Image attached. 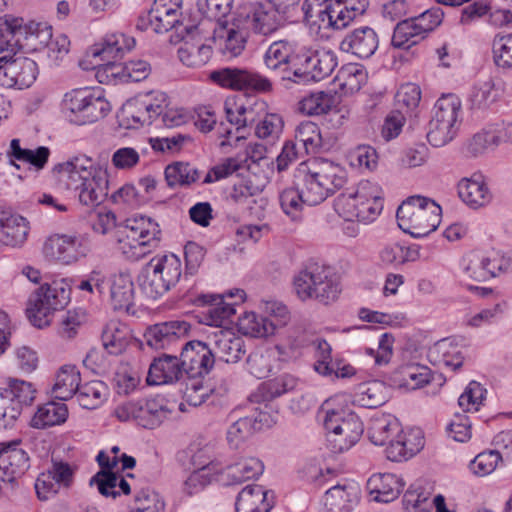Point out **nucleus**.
<instances>
[{
    "label": "nucleus",
    "instance_id": "nucleus-1",
    "mask_svg": "<svg viewBox=\"0 0 512 512\" xmlns=\"http://www.w3.org/2000/svg\"><path fill=\"white\" fill-rule=\"evenodd\" d=\"M346 180V170L325 158L304 161L293 172V183L302 186L309 206L323 202L329 195L341 189Z\"/></svg>",
    "mask_w": 512,
    "mask_h": 512
},
{
    "label": "nucleus",
    "instance_id": "nucleus-2",
    "mask_svg": "<svg viewBox=\"0 0 512 512\" xmlns=\"http://www.w3.org/2000/svg\"><path fill=\"white\" fill-rule=\"evenodd\" d=\"M136 41L133 37L124 34H112L103 39L101 48H98V81L101 72L110 74L113 77H120L125 81L139 82L148 77L151 72V66L144 60H131L124 66L117 64V59L121 58L124 51H130L134 48Z\"/></svg>",
    "mask_w": 512,
    "mask_h": 512
},
{
    "label": "nucleus",
    "instance_id": "nucleus-3",
    "mask_svg": "<svg viewBox=\"0 0 512 512\" xmlns=\"http://www.w3.org/2000/svg\"><path fill=\"white\" fill-rule=\"evenodd\" d=\"M294 288L302 300L314 298L323 304L335 301L341 292L333 270L314 261H309L294 277Z\"/></svg>",
    "mask_w": 512,
    "mask_h": 512
},
{
    "label": "nucleus",
    "instance_id": "nucleus-4",
    "mask_svg": "<svg viewBox=\"0 0 512 512\" xmlns=\"http://www.w3.org/2000/svg\"><path fill=\"white\" fill-rule=\"evenodd\" d=\"M53 171L66 188L78 192L82 205L96 207V162L86 155H80L55 165Z\"/></svg>",
    "mask_w": 512,
    "mask_h": 512
},
{
    "label": "nucleus",
    "instance_id": "nucleus-5",
    "mask_svg": "<svg viewBox=\"0 0 512 512\" xmlns=\"http://www.w3.org/2000/svg\"><path fill=\"white\" fill-rule=\"evenodd\" d=\"M181 260L175 254L153 257L138 276L139 286L148 299L156 300L180 280Z\"/></svg>",
    "mask_w": 512,
    "mask_h": 512
},
{
    "label": "nucleus",
    "instance_id": "nucleus-6",
    "mask_svg": "<svg viewBox=\"0 0 512 512\" xmlns=\"http://www.w3.org/2000/svg\"><path fill=\"white\" fill-rule=\"evenodd\" d=\"M70 294L69 284L64 279L37 288L28 299L27 316L31 324L37 328L48 326L53 313L67 306Z\"/></svg>",
    "mask_w": 512,
    "mask_h": 512
},
{
    "label": "nucleus",
    "instance_id": "nucleus-7",
    "mask_svg": "<svg viewBox=\"0 0 512 512\" xmlns=\"http://www.w3.org/2000/svg\"><path fill=\"white\" fill-rule=\"evenodd\" d=\"M35 398L36 389L32 383L9 378L6 386L0 387V429L12 426L23 408L31 406Z\"/></svg>",
    "mask_w": 512,
    "mask_h": 512
},
{
    "label": "nucleus",
    "instance_id": "nucleus-8",
    "mask_svg": "<svg viewBox=\"0 0 512 512\" xmlns=\"http://www.w3.org/2000/svg\"><path fill=\"white\" fill-rule=\"evenodd\" d=\"M40 33H45L47 39L52 37L51 27L46 24L31 22L24 26L23 18L0 17V62L14 57L20 48L18 35L29 34L39 38Z\"/></svg>",
    "mask_w": 512,
    "mask_h": 512
},
{
    "label": "nucleus",
    "instance_id": "nucleus-9",
    "mask_svg": "<svg viewBox=\"0 0 512 512\" xmlns=\"http://www.w3.org/2000/svg\"><path fill=\"white\" fill-rule=\"evenodd\" d=\"M95 102L94 87L75 88L64 94L60 104L61 113L72 124H91L95 121Z\"/></svg>",
    "mask_w": 512,
    "mask_h": 512
},
{
    "label": "nucleus",
    "instance_id": "nucleus-10",
    "mask_svg": "<svg viewBox=\"0 0 512 512\" xmlns=\"http://www.w3.org/2000/svg\"><path fill=\"white\" fill-rule=\"evenodd\" d=\"M126 229L129 231L127 239L130 240L131 257L139 259L150 253L151 248L158 246L161 230L158 223L146 216H138L126 220Z\"/></svg>",
    "mask_w": 512,
    "mask_h": 512
},
{
    "label": "nucleus",
    "instance_id": "nucleus-11",
    "mask_svg": "<svg viewBox=\"0 0 512 512\" xmlns=\"http://www.w3.org/2000/svg\"><path fill=\"white\" fill-rule=\"evenodd\" d=\"M279 413L268 404L255 408L252 415L240 417L227 431V440L231 446L238 447L250 438L255 432L272 427L278 419Z\"/></svg>",
    "mask_w": 512,
    "mask_h": 512
},
{
    "label": "nucleus",
    "instance_id": "nucleus-12",
    "mask_svg": "<svg viewBox=\"0 0 512 512\" xmlns=\"http://www.w3.org/2000/svg\"><path fill=\"white\" fill-rule=\"evenodd\" d=\"M212 81L224 88L232 90H253L256 92H270L271 81L257 73L240 68H221L211 72Z\"/></svg>",
    "mask_w": 512,
    "mask_h": 512
},
{
    "label": "nucleus",
    "instance_id": "nucleus-13",
    "mask_svg": "<svg viewBox=\"0 0 512 512\" xmlns=\"http://www.w3.org/2000/svg\"><path fill=\"white\" fill-rule=\"evenodd\" d=\"M191 324L185 320H170L148 326L142 344L154 350L172 349L189 335Z\"/></svg>",
    "mask_w": 512,
    "mask_h": 512
},
{
    "label": "nucleus",
    "instance_id": "nucleus-14",
    "mask_svg": "<svg viewBox=\"0 0 512 512\" xmlns=\"http://www.w3.org/2000/svg\"><path fill=\"white\" fill-rule=\"evenodd\" d=\"M38 73L37 63L30 58L8 59L2 63L0 85L4 88H28L35 82Z\"/></svg>",
    "mask_w": 512,
    "mask_h": 512
},
{
    "label": "nucleus",
    "instance_id": "nucleus-15",
    "mask_svg": "<svg viewBox=\"0 0 512 512\" xmlns=\"http://www.w3.org/2000/svg\"><path fill=\"white\" fill-rule=\"evenodd\" d=\"M213 352L207 343L193 340L181 349L180 364L184 374L192 377H204L214 366Z\"/></svg>",
    "mask_w": 512,
    "mask_h": 512
},
{
    "label": "nucleus",
    "instance_id": "nucleus-16",
    "mask_svg": "<svg viewBox=\"0 0 512 512\" xmlns=\"http://www.w3.org/2000/svg\"><path fill=\"white\" fill-rule=\"evenodd\" d=\"M323 425L328 433L343 436L344 444L349 447L357 444L364 431L362 421L354 412L329 410Z\"/></svg>",
    "mask_w": 512,
    "mask_h": 512
},
{
    "label": "nucleus",
    "instance_id": "nucleus-17",
    "mask_svg": "<svg viewBox=\"0 0 512 512\" xmlns=\"http://www.w3.org/2000/svg\"><path fill=\"white\" fill-rule=\"evenodd\" d=\"M29 232L30 224L25 217L11 209L0 207V240L4 245L21 248L26 243Z\"/></svg>",
    "mask_w": 512,
    "mask_h": 512
},
{
    "label": "nucleus",
    "instance_id": "nucleus-18",
    "mask_svg": "<svg viewBox=\"0 0 512 512\" xmlns=\"http://www.w3.org/2000/svg\"><path fill=\"white\" fill-rule=\"evenodd\" d=\"M184 375L180 357L162 353L151 362L146 382L148 385L171 384L182 379Z\"/></svg>",
    "mask_w": 512,
    "mask_h": 512
},
{
    "label": "nucleus",
    "instance_id": "nucleus-19",
    "mask_svg": "<svg viewBox=\"0 0 512 512\" xmlns=\"http://www.w3.org/2000/svg\"><path fill=\"white\" fill-rule=\"evenodd\" d=\"M79 247L80 245L75 237L54 234L45 240L42 252L44 257L50 261L70 264L83 255Z\"/></svg>",
    "mask_w": 512,
    "mask_h": 512
},
{
    "label": "nucleus",
    "instance_id": "nucleus-20",
    "mask_svg": "<svg viewBox=\"0 0 512 512\" xmlns=\"http://www.w3.org/2000/svg\"><path fill=\"white\" fill-rule=\"evenodd\" d=\"M274 506V493L263 486L249 484L237 495L236 512H269Z\"/></svg>",
    "mask_w": 512,
    "mask_h": 512
},
{
    "label": "nucleus",
    "instance_id": "nucleus-21",
    "mask_svg": "<svg viewBox=\"0 0 512 512\" xmlns=\"http://www.w3.org/2000/svg\"><path fill=\"white\" fill-rule=\"evenodd\" d=\"M247 20L251 30L263 36L271 35L281 26L279 10L271 2L251 4Z\"/></svg>",
    "mask_w": 512,
    "mask_h": 512
},
{
    "label": "nucleus",
    "instance_id": "nucleus-22",
    "mask_svg": "<svg viewBox=\"0 0 512 512\" xmlns=\"http://www.w3.org/2000/svg\"><path fill=\"white\" fill-rule=\"evenodd\" d=\"M299 110L309 116L327 114L332 121L338 118L337 125L340 126L345 118L342 108H338V97L331 93L319 91L312 93L299 102Z\"/></svg>",
    "mask_w": 512,
    "mask_h": 512
},
{
    "label": "nucleus",
    "instance_id": "nucleus-23",
    "mask_svg": "<svg viewBox=\"0 0 512 512\" xmlns=\"http://www.w3.org/2000/svg\"><path fill=\"white\" fill-rule=\"evenodd\" d=\"M298 378L289 373L280 374L272 379L262 382L257 391L252 394L251 401L260 403L262 409L264 405H272L270 402L282 395L289 393L298 386Z\"/></svg>",
    "mask_w": 512,
    "mask_h": 512
},
{
    "label": "nucleus",
    "instance_id": "nucleus-24",
    "mask_svg": "<svg viewBox=\"0 0 512 512\" xmlns=\"http://www.w3.org/2000/svg\"><path fill=\"white\" fill-rule=\"evenodd\" d=\"M263 472L264 464L259 458H244L226 466L219 474V481L223 486H233L257 478Z\"/></svg>",
    "mask_w": 512,
    "mask_h": 512
},
{
    "label": "nucleus",
    "instance_id": "nucleus-25",
    "mask_svg": "<svg viewBox=\"0 0 512 512\" xmlns=\"http://www.w3.org/2000/svg\"><path fill=\"white\" fill-rule=\"evenodd\" d=\"M378 36L370 27L355 29L341 42L340 48L344 52H351L361 59L371 57L378 48Z\"/></svg>",
    "mask_w": 512,
    "mask_h": 512
},
{
    "label": "nucleus",
    "instance_id": "nucleus-26",
    "mask_svg": "<svg viewBox=\"0 0 512 512\" xmlns=\"http://www.w3.org/2000/svg\"><path fill=\"white\" fill-rule=\"evenodd\" d=\"M403 486L404 483L391 473L374 474L366 484L373 500L381 503H389L398 498Z\"/></svg>",
    "mask_w": 512,
    "mask_h": 512
},
{
    "label": "nucleus",
    "instance_id": "nucleus-27",
    "mask_svg": "<svg viewBox=\"0 0 512 512\" xmlns=\"http://www.w3.org/2000/svg\"><path fill=\"white\" fill-rule=\"evenodd\" d=\"M359 501V490L350 484H337L324 494L323 504L329 512H351Z\"/></svg>",
    "mask_w": 512,
    "mask_h": 512
},
{
    "label": "nucleus",
    "instance_id": "nucleus-28",
    "mask_svg": "<svg viewBox=\"0 0 512 512\" xmlns=\"http://www.w3.org/2000/svg\"><path fill=\"white\" fill-rule=\"evenodd\" d=\"M210 349L213 352L214 361L219 359L226 363H236L243 355V340L230 331L220 330L214 335Z\"/></svg>",
    "mask_w": 512,
    "mask_h": 512
},
{
    "label": "nucleus",
    "instance_id": "nucleus-29",
    "mask_svg": "<svg viewBox=\"0 0 512 512\" xmlns=\"http://www.w3.org/2000/svg\"><path fill=\"white\" fill-rule=\"evenodd\" d=\"M441 207L435 202L428 203L426 210L400 226L405 233L421 238L435 231L441 222Z\"/></svg>",
    "mask_w": 512,
    "mask_h": 512
},
{
    "label": "nucleus",
    "instance_id": "nucleus-30",
    "mask_svg": "<svg viewBox=\"0 0 512 512\" xmlns=\"http://www.w3.org/2000/svg\"><path fill=\"white\" fill-rule=\"evenodd\" d=\"M458 194L464 203L475 209L486 205L491 199L489 189L480 173L461 179L458 183Z\"/></svg>",
    "mask_w": 512,
    "mask_h": 512
},
{
    "label": "nucleus",
    "instance_id": "nucleus-31",
    "mask_svg": "<svg viewBox=\"0 0 512 512\" xmlns=\"http://www.w3.org/2000/svg\"><path fill=\"white\" fill-rule=\"evenodd\" d=\"M295 46V42L287 39L273 42L264 55L266 67L281 77L293 60Z\"/></svg>",
    "mask_w": 512,
    "mask_h": 512
},
{
    "label": "nucleus",
    "instance_id": "nucleus-32",
    "mask_svg": "<svg viewBox=\"0 0 512 512\" xmlns=\"http://www.w3.org/2000/svg\"><path fill=\"white\" fill-rule=\"evenodd\" d=\"M111 303L115 310L129 311L134 302V283L128 273L114 274L109 279Z\"/></svg>",
    "mask_w": 512,
    "mask_h": 512
},
{
    "label": "nucleus",
    "instance_id": "nucleus-33",
    "mask_svg": "<svg viewBox=\"0 0 512 512\" xmlns=\"http://www.w3.org/2000/svg\"><path fill=\"white\" fill-rule=\"evenodd\" d=\"M132 339L128 327L119 322H110L102 331L101 341L105 351L114 356L122 354Z\"/></svg>",
    "mask_w": 512,
    "mask_h": 512
},
{
    "label": "nucleus",
    "instance_id": "nucleus-34",
    "mask_svg": "<svg viewBox=\"0 0 512 512\" xmlns=\"http://www.w3.org/2000/svg\"><path fill=\"white\" fill-rule=\"evenodd\" d=\"M430 27L417 24L414 18L401 20L394 28L392 45L395 48L408 49L425 37Z\"/></svg>",
    "mask_w": 512,
    "mask_h": 512
},
{
    "label": "nucleus",
    "instance_id": "nucleus-35",
    "mask_svg": "<svg viewBox=\"0 0 512 512\" xmlns=\"http://www.w3.org/2000/svg\"><path fill=\"white\" fill-rule=\"evenodd\" d=\"M198 302L208 305V310L205 313V324L207 325L219 327L235 314L234 305L236 303H225L223 295H200Z\"/></svg>",
    "mask_w": 512,
    "mask_h": 512
},
{
    "label": "nucleus",
    "instance_id": "nucleus-36",
    "mask_svg": "<svg viewBox=\"0 0 512 512\" xmlns=\"http://www.w3.org/2000/svg\"><path fill=\"white\" fill-rule=\"evenodd\" d=\"M80 372L74 365L62 366L56 374L52 387L54 398L66 401L72 398L80 384Z\"/></svg>",
    "mask_w": 512,
    "mask_h": 512
},
{
    "label": "nucleus",
    "instance_id": "nucleus-37",
    "mask_svg": "<svg viewBox=\"0 0 512 512\" xmlns=\"http://www.w3.org/2000/svg\"><path fill=\"white\" fill-rule=\"evenodd\" d=\"M343 450H327L322 455L318 473L312 476L313 482L318 486L325 485L329 479L337 477L345 472L346 462L342 455Z\"/></svg>",
    "mask_w": 512,
    "mask_h": 512
},
{
    "label": "nucleus",
    "instance_id": "nucleus-38",
    "mask_svg": "<svg viewBox=\"0 0 512 512\" xmlns=\"http://www.w3.org/2000/svg\"><path fill=\"white\" fill-rule=\"evenodd\" d=\"M68 408L62 402H48L39 406L31 419V426L43 429L50 426L60 425L67 420Z\"/></svg>",
    "mask_w": 512,
    "mask_h": 512
},
{
    "label": "nucleus",
    "instance_id": "nucleus-39",
    "mask_svg": "<svg viewBox=\"0 0 512 512\" xmlns=\"http://www.w3.org/2000/svg\"><path fill=\"white\" fill-rule=\"evenodd\" d=\"M166 415L167 410L154 399L136 402L135 421L144 428H156L166 418Z\"/></svg>",
    "mask_w": 512,
    "mask_h": 512
},
{
    "label": "nucleus",
    "instance_id": "nucleus-40",
    "mask_svg": "<svg viewBox=\"0 0 512 512\" xmlns=\"http://www.w3.org/2000/svg\"><path fill=\"white\" fill-rule=\"evenodd\" d=\"M312 56L313 53L294 54L287 72L281 75V79L297 84L314 81Z\"/></svg>",
    "mask_w": 512,
    "mask_h": 512
},
{
    "label": "nucleus",
    "instance_id": "nucleus-41",
    "mask_svg": "<svg viewBox=\"0 0 512 512\" xmlns=\"http://www.w3.org/2000/svg\"><path fill=\"white\" fill-rule=\"evenodd\" d=\"M164 174L167 185L170 188L190 186L200 178L198 169L191 166L188 162L180 161L166 166Z\"/></svg>",
    "mask_w": 512,
    "mask_h": 512
},
{
    "label": "nucleus",
    "instance_id": "nucleus-42",
    "mask_svg": "<svg viewBox=\"0 0 512 512\" xmlns=\"http://www.w3.org/2000/svg\"><path fill=\"white\" fill-rule=\"evenodd\" d=\"M146 98L136 97L127 100L120 113V124L127 129L137 128L146 124L149 118L145 116Z\"/></svg>",
    "mask_w": 512,
    "mask_h": 512
},
{
    "label": "nucleus",
    "instance_id": "nucleus-43",
    "mask_svg": "<svg viewBox=\"0 0 512 512\" xmlns=\"http://www.w3.org/2000/svg\"><path fill=\"white\" fill-rule=\"evenodd\" d=\"M240 329L245 335L262 338L274 335L276 324L270 318L249 312L240 318Z\"/></svg>",
    "mask_w": 512,
    "mask_h": 512
},
{
    "label": "nucleus",
    "instance_id": "nucleus-44",
    "mask_svg": "<svg viewBox=\"0 0 512 512\" xmlns=\"http://www.w3.org/2000/svg\"><path fill=\"white\" fill-rule=\"evenodd\" d=\"M301 185H295L285 188L280 192L279 201L283 212L291 217L292 220H297L300 217L303 206L308 205V199L302 192Z\"/></svg>",
    "mask_w": 512,
    "mask_h": 512
},
{
    "label": "nucleus",
    "instance_id": "nucleus-45",
    "mask_svg": "<svg viewBox=\"0 0 512 512\" xmlns=\"http://www.w3.org/2000/svg\"><path fill=\"white\" fill-rule=\"evenodd\" d=\"M358 401L367 408H377L386 403L388 388L384 382L373 380L360 385Z\"/></svg>",
    "mask_w": 512,
    "mask_h": 512
},
{
    "label": "nucleus",
    "instance_id": "nucleus-46",
    "mask_svg": "<svg viewBox=\"0 0 512 512\" xmlns=\"http://www.w3.org/2000/svg\"><path fill=\"white\" fill-rule=\"evenodd\" d=\"M305 17L313 24H318L319 28H334L333 15L329 13L330 6L326 0H306Z\"/></svg>",
    "mask_w": 512,
    "mask_h": 512
},
{
    "label": "nucleus",
    "instance_id": "nucleus-47",
    "mask_svg": "<svg viewBox=\"0 0 512 512\" xmlns=\"http://www.w3.org/2000/svg\"><path fill=\"white\" fill-rule=\"evenodd\" d=\"M461 108L460 99L454 94H447L440 97L435 106L432 117L438 118L451 125L456 126L458 113Z\"/></svg>",
    "mask_w": 512,
    "mask_h": 512
},
{
    "label": "nucleus",
    "instance_id": "nucleus-48",
    "mask_svg": "<svg viewBox=\"0 0 512 512\" xmlns=\"http://www.w3.org/2000/svg\"><path fill=\"white\" fill-rule=\"evenodd\" d=\"M114 385L117 394L129 395L139 386L141 377L129 364H121L114 375Z\"/></svg>",
    "mask_w": 512,
    "mask_h": 512
},
{
    "label": "nucleus",
    "instance_id": "nucleus-49",
    "mask_svg": "<svg viewBox=\"0 0 512 512\" xmlns=\"http://www.w3.org/2000/svg\"><path fill=\"white\" fill-rule=\"evenodd\" d=\"M456 131V126L432 117L428 126L427 140L434 147H442L454 138Z\"/></svg>",
    "mask_w": 512,
    "mask_h": 512
},
{
    "label": "nucleus",
    "instance_id": "nucleus-50",
    "mask_svg": "<svg viewBox=\"0 0 512 512\" xmlns=\"http://www.w3.org/2000/svg\"><path fill=\"white\" fill-rule=\"evenodd\" d=\"M434 200L420 195L410 196L398 207L396 217L398 226H402L412 220L415 215L421 214L426 210L428 203Z\"/></svg>",
    "mask_w": 512,
    "mask_h": 512
},
{
    "label": "nucleus",
    "instance_id": "nucleus-51",
    "mask_svg": "<svg viewBox=\"0 0 512 512\" xmlns=\"http://www.w3.org/2000/svg\"><path fill=\"white\" fill-rule=\"evenodd\" d=\"M202 378L203 377H187L183 398L191 406L197 407L201 405L213 392L210 386L204 384Z\"/></svg>",
    "mask_w": 512,
    "mask_h": 512
},
{
    "label": "nucleus",
    "instance_id": "nucleus-52",
    "mask_svg": "<svg viewBox=\"0 0 512 512\" xmlns=\"http://www.w3.org/2000/svg\"><path fill=\"white\" fill-rule=\"evenodd\" d=\"M500 461L502 457L499 450H483L470 461L469 469L477 476H486L496 469Z\"/></svg>",
    "mask_w": 512,
    "mask_h": 512
},
{
    "label": "nucleus",
    "instance_id": "nucleus-53",
    "mask_svg": "<svg viewBox=\"0 0 512 512\" xmlns=\"http://www.w3.org/2000/svg\"><path fill=\"white\" fill-rule=\"evenodd\" d=\"M421 100V89L414 83H406L400 86L395 95L396 109L405 113L416 109Z\"/></svg>",
    "mask_w": 512,
    "mask_h": 512
},
{
    "label": "nucleus",
    "instance_id": "nucleus-54",
    "mask_svg": "<svg viewBox=\"0 0 512 512\" xmlns=\"http://www.w3.org/2000/svg\"><path fill=\"white\" fill-rule=\"evenodd\" d=\"M130 509L131 512H164L165 503L158 493L149 489H142L136 494Z\"/></svg>",
    "mask_w": 512,
    "mask_h": 512
},
{
    "label": "nucleus",
    "instance_id": "nucleus-55",
    "mask_svg": "<svg viewBox=\"0 0 512 512\" xmlns=\"http://www.w3.org/2000/svg\"><path fill=\"white\" fill-rule=\"evenodd\" d=\"M365 187H362L364 190ZM383 209V201L380 196H372L368 197L366 193L363 191L359 192L358 195V208L357 213H359V217H356V220L359 222H370L375 219L377 215Z\"/></svg>",
    "mask_w": 512,
    "mask_h": 512
},
{
    "label": "nucleus",
    "instance_id": "nucleus-56",
    "mask_svg": "<svg viewBox=\"0 0 512 512\" xmlns=\"http://www.w3.org/2000/svg\"><path fill=\"white\" fill-rule=\"evenodd\" d=\"M155 33H164L171 30L179 21V8L166 7L165 4L155 2Z\"/></svg>",
    "mask_w": 512,
    "mask_h": 512
},
{
    "label": "nucleus",
    "instance_id": "nucleus-57",
    "mask_svg": "<svg viewBox=\"0 0 512 512\" xmlns=\"http://www.w3.org/2000/svg\"><path fill=\"white\" fill-rule=\"evenodd\" d=\"M401 374L403 375V385L411 389L421 388L431 381V370L426 366H405L401 369Z\"/></svg>",
    "mask_w": 512,
    "mask_h": 512
},
{
    "label": "nucleus",
    "instance_id": "nucleus-58",
    "mask_svg": "<svg viewBox=\"0 0 512 512\" xmlns=\"http://www.w3.org/2000/svg\"><path fill=\"white\" fill-rule=\"evenodd\" d=\"M493 57L498 67H512V34L499 36L493 41Z\"/></svg>",
    "mask_w": 512,
    "mask_h": 512
},
{
    "label": "nucleus",
    "instance_id": "nucleus-59",
    "mask_svg": "<svg viewBox=\"0 0 512 512\" xmlns=\"http://www.w3.org/2000/svg\"><path fill=\"white\" fill-rule=\"evenodd\" d=\"M359 192L342 193L335 199L334 208L346 221H354L359 217L357 213Z\"/></svg>",
    "mask_w": 512,
    "mask_h": 512
},
{
    "label": "nucleus",
    "instance_id": "nucleus-60",
    "mask_svg": "<svg viewBox=\"0 0 512 512\" xmlns=\"http://www.w3.org/2000/svg\"><path fill=\"white\" fill-rule=\"evenodd\" d=\"M313 344L316 347L317 356L314 364L315 371L323 376H332L334 362L331 360V346L324 339H316Z\"/></svg>",
    "mask_w": 512,
    "mask_h": 512
},
{
    "label": "nucleus",
    "instance_id": "nucleus-61",
    "mask_svg": "<svg viewBox=\"0 0 512 512\" xmlns=\"http://www.w3.org/2000/svg\"><path fill=\"white\" fill-rule=\"evenodd\" d=\"M483 399L484 390L481 385L476 381H472L460 395L458 404L464 412L478 411Z\"/></svg>",
    "mask_w": 512,
    "mask_h": 512
},
{
    "label": "nucleus",
    "instance_id": "nucleus-62",
    "mask_svg": "<svg viewBox=\"0 0 512 512\" xmlns=\"http://www.w3.org/2000/svg\"><path fill=\"white\" fill-rule=\"evenodd\" d=\"M312 66L315 73L314 81H319L333 72L337 62L334 54L329 51L315 52L312 56Z\"/></svg>",
    "mask_w": 512,
    "mask_h": 512
},
{
    "label": "nucleus",
    "instance_id": "nucleus-63",
    "mask_svg": "<svg viewBox=\"0 0 512 512\" xmlns=\"http://www.w3.org/2000/svg\"><path fill=\"white\" fill-rule=\"evenodd\" d=\"M233 0H198L199 10L208 18L221 20L232 9Z\"/></svg>",
    "mask_w": 512,
    "mask_h": 512
},
{
    "label": "nucleus",
    "instance_id": "nucleus-64",
    "mask_svg": "<svg viewBox=\"0 0 512 512\" xmlns=\"http://www.w3.org/2000/svg\"><path fill=\"white\" fill-rule=\"evenodd\" d=\"M404 512H431L428 497L416 490L408 489L402 499Z\"/></svg>",
    "mask_w": 512,
    "mask_h": 512
}]
</instances>
